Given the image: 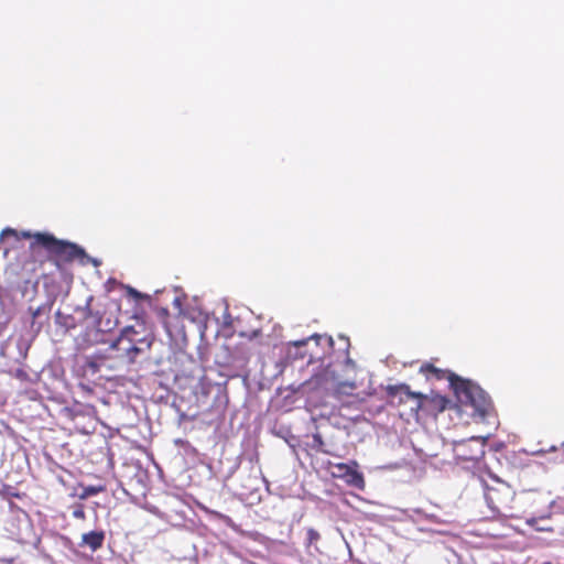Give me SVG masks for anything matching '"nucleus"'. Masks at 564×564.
I'll return each mask as SVG.
<instances>
[{
	"mask_svg": "<svg viewBox=\"0 0 564 564\" xmlns=\"http://www.w3.org/2000/svg\"><path fill=\"white\" fill-rule=\"evenodd\" d=\"M346 389H349L350 391L355 390L356 389L355 381H349V380L337 381V390L339 392L349 394L350 392H348Z\"/></svg>",
	"mask_w": 564,
	"mask_h": 564,
	"instance_id": "nucleus-26",
	"label": "nucleus"
},
{
	"mask_svg": "<svg viewBox=\"0 0 564 564\" xmlns=\"http://www.w3.org/2000/svg\"><path fill=\"white\" fill-rule=\"evenodd\" d=\"M341 339H344L346 341V351H348V347H349V339L348 337L346 336H340Z\"/></svg>",
	"mask_w": 564,
	"mask_h": 564,
	"instance_id": "nucleus-48",
	"label": "nucleus"
},
{
	"mask_svg": "<svg viewBox=\"0 0 564 564\" xmlns=\"http://www.w3.org/2000/svg\"><path fill=\"white\" fill-rule=\"evenodd\" d=\"M73 517L76 518V519H84L85 518V511H84L83 506H78L77 508L74 509Z\"/></svg>",
	"mask_w": 564,
	"mask_h": 564,
	"instance_id": "nucleus-41",
	"label": "nucleus"
},
{
	"mask_svg": "<svg viewBox=\"0 0 564 564\" xmlns=\"http://www.w3.org/2000/svg\"><path fill=\"white\" fill-rule=\"evenodd\" d=\"M288 436H285V442L288 445L292 448H294L296 445H299L300 441L297 436L293 435L290 430H286Z\"/></svg>",
	"mask_w": 564,
	"mask_h": 564,
	"instance_id": "nucleus-34",
	"label": "nucleus"
},
{
	"mask_svg": "<svg viewBox=\"0 0 564 564\" xmlns=\"http://www.w3.org/2000/svg\"><path fill=\"white\" fill-rule=\"evenodd\" d=\"M208 512H209V514L214 519L221 521L227 527H229V528H234L235 527V522L232 521V519L229 516L224 514V513L218 512V511H215V510H210Z\"/></svg>",
	"mask_w": 564,
	"mask_h": 564,
	"instance_id": "nucleus-24",
	"label": "nucleus"
},
{
	"mask_svg": "<svg viewBox=\"0 0 564 564\" xmlns=\"http://www.w3.org/2000/svg\"><path fill=\"white\" fill-rule=\"evenodd\" d=\"M321 539L319 533L315 529H308L306 533V546L312 547Z\"/></svg>",
	"mask_w": 564,
	"mask_h": 564,
	"instance_id": "nucleus-25",
	"label": "nucleus"
},
{
	"mask_svg": "<svg viewBox=\"0 0 564 564\" xmlns=\"http://www.w3.org/2000/svg\"><path fill=\"white\" fill-rule=\"evenodd\" d=\"M402 514L405 519L412 521L413 523L420 525L423 523L424 511L420 508H411L401 510Z\"/></svg>",
	"mask_w": 564,
	"mask_h": 564,
	"instance_id": "nucleus-19",
	"label": "nucleus"
},
{
	"mask_svg": "<svg viewBox=\"0 0 564 564\" xmlns=\"http://www.w3.org/2000/svg\"><path fill=\"white\" fill-rule=\"evenodd\" d=\"M505 447H506L505 442H502V441H498V442L492 443V444L490 445L489 449H490L491 452L498 453V452H501Z\"/></svg>",
	"mask_w": 564,
	"mask_h": 564,
	"instance_id": "nucleus-37",
	"label": "nucleus"
},
{
	"mask_svg": "<svg viewBox=\"0 0 564 564\" xmlns=\"http://www.w3.org/2000/svg\"><path fill=\"white\" fill-rule=\"evenodd\" d=\"M486 474L488 477L496 484L505 482L503 479H501L499 476H497L495 473H492L489 468H487Z\"/></svg>",
	"mask_w": 564,
	"mask_h": 564,
	"instance_id": "nucleus-40",
	"label": "nucleus"
},
{
	"mask_svg": "<svg viewBox=\"0 0 564 564\" xmlns=\"http://www.w3.org/2000/svg\"><path fill=\"white\" fill-rule=\"evenodd\" d=\"M490 437V434L486 436H471L466 440H459L453 442L454 457L456 460L477 462L485 456V446Z\"/></svg>",
	"mask_w": 564,
	"mask_h": 564,
	"instance_id": "nucleus-4",
	"label": "nucleus"
},
{
	"mask_svg": "<svg viewBox=\"0 0 564 564\" xmlns=\"http://www.w3.org/2000/svg\"><path fill=\"white\" fill-rule=\"evenodd\" d=\"M110 324H111V321L107 319L106 325H105L106 327H108V329H106L107 332H109L111 329Z\"/></svg>",
	"mask_w": 564,
	"mask_h": 564,
	"instance_id": "nucleus-50",
	"label": "nucleus"
},
{
	"mask_svg": "<svg viewBox=\"0 0 564 564\" xmlns=\"http://www.w3.org/2000/svg\"><path fill=\"white\" fill-rule=\"evenodd\" d=\"M173 305L181 310V307H182V300H181V297H175L173 300Z\"/></svg>",
	"mask_w": 564,
	"mask_h": 564,
	"instance_id": "nucleus-45",
	"label": "nucleus"
},
{
	"mask_svg": "<svg viewBox=\"0 0 564 564\" xmlns=\"http://www.w3.org/2000/svg\"><path fill=\"white\" fill-rule=\"evenodd\" d=\"M419 529H420L421 531H429V530H431V529H430V528H427V527H420Z\"/></svg>",
	"mask_w": 564,
	"mask_h": 564,
	"instance_id": "nucleus-52",
	"label": "nucleus"
},
{
	"mask_svg": "<svg viewBox=\"0 0 564 564\" xmlns=\"http://www.w3.org/2000/svg\"><path fill=\"white\" fill-rule=\"evenodd\" d=\"M160 315L163 317L169 316V310L166 307H162L160 310Z\"/></svg>",
	"mask_w": 564,
	"mask_h": 564,
	"instance_id": "nucleus-47",
	"label": "nucleus"
},
{
	"mask_svg": "<svg viewBox=\"0 0 564 564\" xmlns=\"http://www.w3.org/2000/svg\"><path fill=\"white\" fill-rule=\"evenodd\" d=\"M307 446H310L312 449L316 451V452H321V453H328L324 446H325V442L323 440V436L319 432H315L312 434V442L310 444H307Z\"/></svg>",
	"mask_w": 564,
	"mask_h": 564,
	"instance_id": "nucleus-20",
	"label": "nucleus"
},
{
	"mask_svg": "<svg viewBox=\"0 0 564 564\" xmlns=\"http://www.w3.org/2000/svg\"><path fill=\"white\" fill-rule=\"evenodd\" d=\"M550 508L553 512L564 513V498H557L550 503Z\"/></svg>",
	"mask_w": 564,
	"mask_h": 564,
	"instance_id": "nucleus-30",
	"label": "nucleus"
},
{
	"mask_svg": "<svg viewBox=\"0 0 564 564\" xmlns=\"http://www.w3.org/2000/svg\"><path fill=\"white\" fill-rule=\"evenodd\" d=\"M87 263H90L93 264L94 267L98 268L101 265V260L98 259V258H94L91 256H89L87 252H86V256H83V259L80 261V264L82 265H86Z\"/></svg>",
	"mask_w": 564,
	"mask_h": 564,
	"instance_id": "nucleus-31",
	"label": "nucleus"
},
{
	"mask_svg": "<svg viewBox=\"0 0 564 564\" xmlns=\"http://www.w3.org/2000/svg\"><path fill=\"white\" fill-rule=\"evenodd\" d=\"M481 485L484 489V498L488 508L492 511L494 514H499V509L497 507V499L495 495L491 494V489L494 485H489L485 479L481 478Z\"/></svg>",
	"mask_w": 564,
	"mask_h": 564,
	"instance_id": "nucleus-16",
	"label": "nucleus"
},
{
	"mask_svg": "<svg viewBox=\"0 0 564 564\" xmlns=\"http://www.w3.org/2000/svg\"><path fill=\"white\" fill-rule=\"evenodd\" d=\"M35 243L57 261L70 263L77 260L80 263L83 256H86V250L80 245L59 239L48 231L37 232Z\"/></svg>",
	"mask_w": 564,
	"mask_h": 564,
	"instance_id": "nucleus-3",
	"label": "nucleus"
},
{
	"mask_svg": "<svg viewBox=\"0 0 564 564\" xmlns=\"http://www.w3.org/2000/svg\"><path fill=\"white\" fill-rule=\"evenodd\" d=\"M28 311L31 315V321H30V325H29V334L32 335L33 337H35L41 333V323L37 322V319L41 317V315H37L36 307L34 308L32 306H29Z\"/></svg>",
	"mask_w": 564,
	"mask_h": 564,
	"instance_id": "nucleus-18",
	"label": "nucleus"
},
{
	"mask_svg": "<svg viewBox=\"0 0 564 564\" xmlns=\"http://www.w3.org/2000/svg\"><path fill=\"white\" fill-rule=\"evenodd\" d=\"M101 316L94 319L93 325H87L76 338L77 349L85 350L97 345H110L108 332L101 327Z\"/></svg>",
	"mask_w": 564,
	"mask_h": 564,
	"instance_id": "nucleus-5",
	"label": "nucleus"
},
{
	"mask_svg": "<svg viewBox=\"0 0 564 564\" xmlns=\"http://www.w3.org/2000/svg\"><path fill=\"white\" fill-rule=\"evenodd\" d=\"M2 561H3V562H7V563H9V564H13L14 558H13V557H10V558H3Z\"/></svg>",
	"mask_w": 564,
	"mask_h": 564,
	"instance_id": "nucleus-49",
	"label": "nucleus"
},
{
	"mask_svg": "<svg viewBox=\"0 0 564 564\" xmlns=\"http://www.w3.org/2000/svg\"><path fill=\"white\" fill-rule=\"evenodd\" d=\"M423 522H430V523H440V519L437 516L432 513H424Z\"/></svg>",
	"mask_w": 564,
	"mask_h": 564,
	"instance_id": "nucleus-39",
	"label": "nucleus"
},
{
	"mask_svg": "<svg viewBox=\"0 0 564 564\" xmlns=\"http://www.w3.org/2000/svg\"><path fill=\"white\" fill-rule=\"evenodd\" d=\"M39 323H41V330L43 329V327L45 325L48 324L50 322V316H41L39 319H37Z\"/></svg>",
	"mask_w": 564,
	"mask_h": 564,
	"instance_id": "nucleus-42",
	"label": "nucleus"
},
{
	"mask_svg": "<svg viewBox=\"0 0 564 564\" xmlns=\"http://www.w3.org/2000/svg\"><path fill=\"white\" fill-rule=\"evenodd\" d=\"M286 430H288V429H285V427H282V426H281V427L279 429V431L276 432V435H279V436H281V437H283V438L285 440V436H288V434H286Z\"/></svg>",
	"mask_w": 564,
	"mask_h": 564,
	"instance_id": "nucleus-44",
	"label": "nucleus"
},
{
	"mask_svg": "<svg viewBox=\"0 0 564 564\" xmlns=\"http://www.w3.org/2000/svg\"><path fill=\"white\" fill-rule=\"evenodd\" d=\"M549 517H531L527 519L525 523L538 532H553L550 525L544 524Z\"/></svg>",
	"mask_w": 564,
	"mask_h": 564,
	"instance_id": "nucleus-17",
	"label": "nucleus"
},
{
	"mask_svg": "<svg viewBox=\"0 0 564 564\" xmlns=\"http://www.w3.org/2000/svg\"><path fill=\"white\" fill-rule=\"evenodd\" d=\"M14 377H15L17 379H20V380L24 381V380H26V379L29 378V375H28V372H26L24 369H22V368H17V369L14 370Z\"/></svg>",
	"mask_w": 564,
	"mask_h": 564,
	"instance_id": "nucleus-38",
	"label": "nucleus"
},
{
	"mask_svg": "<svg viewBox=\"0 0 564 564\" xmlns=\"http://www.w3.org/2000/svg\"><path fill=\"white\" fill-rule=\"evenodd\" d=\"M174 443H175V445H177V446H180V447L184 448V451H185V453H186V454H191V453H194V452H195L194 446H192V444H191L188 441H186V440L176 438V440L174 441Z\"/></svg>",
	"mask_w": 564,
	"mask_h": 564,
	"instance_id": "nucleus-29",
	"label": "nucleus"
},
{
	"mask_svg": "<svg viewBox=\"0 0 564 564\" xmlns=\"http://www.w3.org/2000/svg\"><path fill=\"white\" fill-rule=\"evenodd\" d=\"M335 467L337 469V473H334L333 475L335 477L344 478V476L351 469L352 465L340 463V464H337Z\"/></svg>",
	"mask_w": 564,
	"mask_h": 564,
	"instance_id": "nucleus-28",
	"label": "nucleus"
},
{
	"mask_svg": "<svg viewBox=\"0 0 564 564\" xmlns=\"http://www.w3.org/2000/svg\"><path fill=\"white\" fill-rule=\"evenodd\" d=\"M562 446H564V442L562 443Z\"/></svg>",
	"mask_w": 564,
	"mask_h": 564,
	"instance_id": "nucleus-53",
	"label": "nucleus"
},
{
	"mask_svg": "<svg viewBox=\"0 0 564 564\" xmlns=\"http://www.w3.org/2000/svg\"><path fill=\"white\" fill-rule=\"evenodd\" d=\"M104 490L102 486H86L83 487V490L80 494H78L79 499L85 500L90 497L97 496Z\"/></svg>",
	"mask_w": 564,
	"mask_h": 564,
	"instance_id": "nucleus-22",
	"label": "nucleus"
},
{
	"mask_svg": "<svg viewBox=\"0 0 564 564\" xmlns=\"http://www.w3.org/2000/svg\"><path fill=\"white\" fill-rule=\"evenodd\" d=\"M329 425L337 430L346 431L347 435H349L350 425L346 423V419H344L340 414L330 413L329 415L321 414L319 423L316 425V429L325 427Z\"/></svg>",
	"mask_w": 564,
	"mask_h": 564,
	"instance_id": "nucleus-12",
	"label": "nucleus"
},
{
	"mask_svg": "<svg viewBox=\"0 0 564 564\" xmlns=\"http://www.w3.org/2000/svg\"><path fill=\"white\" fill-rule=\"evenodd\" d=\"M55 303V297H48L44 303L39 305L37 308V315L41 316H50L53 308V305Z\"/></svg>",
	"mask_w": 564,
	"mask_h": 564,
	"instance_id": "nucleus-23",
	"label": "nucleus"
},
{
	"mask_svg": "<svg viewBox=\"0 0 564 564\" xmlns=\"http://www.w3.org/2000/svg\"><path fill=\"white\" fill-rule=\"evenodd\" d=\"M54 322L56 326L63 328L65 333L75 329L80 323V321H77L74 315L65 314L61 310L55 312Z\"/></svg>",
	"mask_w": 564,
	"mask_h": 564,
	"instance_id": "nucleus-14",
	"label": "nucleus"
},
{
	"mask_svg": "<svg viewBox=\"0 0 564 564\" xmlns=\"http://www.w3.org/2000/svg\"><path fill=\"white\" fill-rule=\"evenodd\" d=\"M106 533L102 530H93L82 535L79 546H87L91 552L99 550L105 542Z\"/></svg>",
	"mask_w": 564,
	"mask_h": 564,
	"instance_id": "nucleus-11",
	"label": "nucleus"
},
{
	"mask_svg": "<svg viewBox=\"0 0 564 564\" xmlns=\"http://www.w3.org/2000/svg\"><path fill=\"white\" fill-rule=\"evenodd\" d=\"M82 368L86 375L97 376L104 369H117L112 352L108 350V347L105 349H98L91 355L82 356Z\"/></svg>",
	"mask_w": 564,
	"mask_h": 564,
	"instance_id": "nucleus-6",
	"label": "nucleus"
},
{
	"mask_svg": "<svg viewBox=\"0 0 564 564\" xmlns=\"http://www.w3.org/2000/svg\"><path fill=\"white\" fill-rule=\"evenodd\" d=\"M345 365L347 367H351V368H355L356 367V362L349 357L347 356L346 359H345Z\"/></svg>",
	"mask_w": 564,
	"mask_h": 564,
	"instance_id": "nucleus-43",
	"label": "nucleus"
},
{
	"mask_svg": "<svg viewBox=\"0 0 564 564\" xmlns=\"http://www.w3.org/2000/svg\"><path fill=\"white\" fill-rule=\"evenodd\" d=\"M426 402H430L437 412H444L447 409H455L460 412L462 406H466L465 404H460L457 400L456 403H454L451 399L440 393H433L431 397L427 395V400L424 401V404Z\"/></svg>",
	"mask_w": 564,
	"mask_h": 564,
	"instance_id": "nucleus-10",
	"label": "nucleus"
},
{
	"mask_svg": "<svg viewBox=\"0 0 564 564\" xmlns=\"http://www.w3.org/2000/svg\"><path fill=\"white\" fill-rule=\"evenodd\" d=\"M155 344L153 334L148 333L141 336L134 326H126L116 338L110 340L108 350L112 352L117 369L129 368L132 365L148 360L149 370L159 375L156 368L161 365L162 358L151 355Z\"/></svg>",
	"mask_w": 564,
	"mask_h": 564,
	"instance_id": "nucleus-2",
	"label": "nucleus"
},
{
	"mask_svg": "<svg viewBox=\"0 0 564 564\" xmlns=\"http://www.w3.org/2000/svg\"><path fill=\"white\" fill-rule=\"evenodd\" d=\"M491 494L495 495L497 499V506L511 501L516 495L514 490L507 481L494 485Z\"/></svg>",
	"mask_w": 564,
	"mask_h": 564,
	"instance_id": "nucleus-13",
	"label": "nucleus"
},
{
	"mask_svg": "<svg viewBox=\"0 0 564 564\" xmlns=\"http://www.w3.org/2000/svg\"><path fill=\"white\" fill-rule=\"evenodd\" d=\"M117 288L122 289L124 291V296L128 300L133 301L137 307L141 303H147L150 307H153V300L150 294L140 292L139 290L129 284H123L116 280L115 278H109L105 283V289L106 292L108 293L112 292Z\"/></svg>",
	"mask_w": 564,
	"mask_h": 564,
	"instance_id": "nucleus-8",
	"label": "nucleus"
},
{
	"mask_svg": "<svg viewBox=\"0 0 564 564\" xmlns=\"http://www.w3.org/2000/svg\"><path fill=\"white\" fill-rule=\"evenodd\" d=\"M61 543L64 547L75 552L74 544L72 540L66 535H59Z\"/></svg>",
	"mask_w": 564,
	"mask_h": 564,
	"instance_id": "nucleus-36",
	"label": "nucleus"
},
{
	"mask_svg": "<svg viewBox=\"0 0 564 564\" xmlns=\"http://www.w3.org/2000/svg\"><path fill=\"white\" fill-rule=\"evenodd\" d=\"M310 340H314L317 346L325 341L330 349L334 347V339L332 336L313 334L312 336L294 341H290L285 348V358L288 361H296L304 359L306 356L305 347Z\"/></svg>",
	"mask_w": 564,
	"mask_h": 564,
	"instance_id": "nucleus-7",
	"label": "nucleus"
},
{
	"mask_svg": "<svg viewBox=\"0 0 564 564\" xmlns=\"http://www.w3.org/2000/svg\"><path fill=\"white\" fill-rule=\"evenodd\" d=\"M37 232H39V231L32 232V231H30V230H23V231H21V236H22V238H24V239H31V238H32V239H33V242H31V246H30V248H31V249H34V248L39 247V246H37V243H35V235H36Z\"/></svg>",
	"mask_w": 564,
	"mask_h": 564,
	"instance_id": "nucleus-33",
	"label": "nucleus"
},
{
	"mask_svg": "<svg viewBox=\"0 0 564 564\" xmlns=\"http://www.w3.org/2000/svg\"><path fill=\"white\" fill-rule=\"evenodd\" d=\"M387 393L391 398L400 397L401 402L403 401L402 395H405L409 399L416 400L420 408L423 406L424 401L427 400V394L412 391L410 389V386H408L406 383L389 384L387 387Z\"/></svg>",
	"mask_w": 564,
	"mask_h": 564,
	"instance_id": "nucleus-9",
	"label": "nucleus"
},
{
	"mask_svg": "<svg viewBox=\"0 0 564 564\" xmlns=\"http://www.w3.org/2000/svg\"><path fill=\"white\" fill-rule=\"evenodd\" d=\"M326 375L332 376V379H333L334 381H337V379H336V377H335V371H330V370H329V366L326 368Z\"/></svg>",
	"mask_w": 564,
	"mask_h": 564,
	"instance_id": "nucleus-46",
	"label": "nucleus"
},
{
	"mask_svg": "<svg viewBox=\"0 0 564 564\" xmlns=\"http://www.w3.org/2000/svg\"><path fill=\"white\" fill-rule=\"evenodd\" d=\"M216 362L219 366H229L231 364V358H230V355H229V351H228L227 347H225L223 356L217 355Z\"/></svg>",
	"mask_w": 564,
	"mask_h": 564,
	"instance_id": "nucleus-27",
	"label": "nucleus"
},
{
	"mask_svg": "<svg viewBox=\"0 0 564 564\" xmlns=\"http://www.w3.org/2000/svg\"><path fill=\"white\" fill-rule=\"evenodd\" d=\"M259 334H260V330H253L252 332V337H257Z\"/></svg>",
	"mask_w": 564,
	"mask_h": 564,
	"instance_id": "nucleus-51",
	"label": "nucleus"
},
{
	"mask_svg": "<svg viewBox=\"0 0 564 564\" xmlns=\"http://www.w3.org/2000/svg\"><path fill=\"white\" fill-rule=\"evenodd\" d=\"M91 302H93V296H89L85 303L84 306H78L76 308L77 312H80L83 314V319H87L89 317H94L96 318L97 316H100L99 312H97L96 314H94L93 310H91Z\"/></svg>",
	"mask_w": 564,
	"mask_h": 564,
	"instance_id": "nucleus-21",
	"label": "nucleus"
},
{
	"mask_svg": "<svg viewBox=\"0 0 564 564\" xmlns=\"http://www.w3.org/2000/svg\"><path fill=\"white\" fill-rule=\"evenodd\" d=\"M344 480L347 485L362 490L365 488V477L361 471L357 469L356 462H352L351 469L344 476Z\"/></svg>",
	"mask_w": 564,
	"mask_h": 564,
	"instance_id": "nucleus-15",
	"label": "nucleus"
},
{
	"mask_svg": "<svg viewBox=\"0 0 564 564\" xmlns=\"http://www.w3.org/2000/svg\"><path fill=\"white\" fill-rule=\"evenodd\" d=\"M421 371L431 373L438 380L446 378L456 400L460 404L469 405L473 409L470 416L475 421L489 423L488 419L496 416L491 397L475 381L463 378L449 370L436 368L432 364L423 365Z\"/></svg>",
	"mask_w": 564,
	"mask_h": 564,
	"instance_id": "nucleus-1",
	"label": "nucleus"
},
{
	"mask_svg": "<svg viewBox=\"0 0 564 564\" xmlns=\"http://www.w3.org/2000/svg\"><path fill=\"white\" fill-rule=\"evenodd\" d=\"M12 490H13L12 486L2 484V486L0 488V495L3 497L17 496L15 494L12 492Z\"/></svg>",
	"mask_w": 564,
	"mask_h": 564,
	"instance_id": "nucleus-35",
	"label": "nucleus"
},
{
	"mask_svg": "<svg viewBox=\"0 0 564 564\" xmlns=\"http://www.w3.org/2000/svg\"><path fill=\"white\" fill-rule=\"evenodd\" d=\"M18 235L19 232L15 229L7 227L0 234V241H3L7 237H14L17 240H19Z\"/></svg>",
	"mask_w": 564,
	"mask_h": 564,
	"instance_id": "nucleus-32",
	"label": "nucleus"
}]
</instances>
